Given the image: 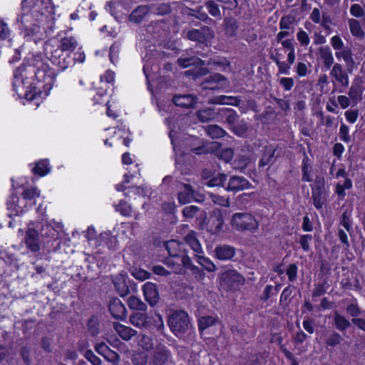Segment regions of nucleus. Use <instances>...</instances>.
<instances>
[{
  "mask_svg": "<svg viewBox=\"0 0 365 365\" xmlns=\"http://www.w3.org/2000/svg\"><path fill=\"white\" fill-rule=\"evenodd\" d=\"M221 145L219 143H212L210 145L197 146L191 149V152L195 155H200L212 152L213 150L218 149Z\"/></svg>",
  "mask_w": 365,
  "mask_h": 365,
  "instance_id": "obj_39",
  "label": "nucleus"
},
{
  "mask_svg": "<svg viewBox=\"0 0 365 365\" xmlns=\"http://www.w3.org/2000/svg\"><path fill=\"white\" fill-rule=\"evenodd\" d=\"M187 38L199 43L205 44L208 41L207 34L200 29H192L187 33Z\"/></svg>",
  "mask_w": 365,
  "mask_h": 365,
  "instance_id": "obj_33",
  "label": "nucleus"
},
{
  "mask_svg": "<svg viewBox=\"0 0 365 365\" xmlns=\"http://www.w3.org/2000/svg\"><path fill=\"white\" fill-rule=\"evenodd\" d=\"M142 290L145 301L150 307H155L160 299L158 285L155 283L147 282L143 285Z\"/></svg>",
  "mask_w": 365,
  "mask_h": 365,
  "instance_id": "obj_11",
  "label": "nucleus"
},
{
  "mask_svg": "<svg viewBox=\"0 0 365 365\" xmlns=\"http://www.w3.org/2000/svg\"><path fill=\"white\" fill-rule=\"evenodd\" d=\"M11 34V30L10 29L7 23L0 17V39L6 40L9 39Z\"/></svg>",
  "mask_w": 365,
  "mask_h": 365,
  "instance_id": "obj_59",
  "label": "nucleus"
},
{
  "mask_svg": "<svg viewBox=\"0 0 365 365\" xmlns=\"http://www.w3.org/2000/svg\"><path fill=\"white\" fill-rule=\"evenodd\" d=\"M293 288H294V286L289 284L283 289L279 299V305L284 306L288 304V302L290 301Z\"/></svg>",
  "mask_w": 365,
  "mask_h": 365,
  "instance_id": "obj_55",
  "label": "nucleus"
},
{
  "mask_svg": "<svg viewBox=\"0 0 365 365\" xmlns=\"http://www.w3.org/2000/svg\"><path fill=\"white\" fill-rule=\"evenodd\" d=\"M330 76L334 79V81L338 83L340 86L345 88L349 86V76L343 69L341 64L338 63L334 64L331 70L330 71Z\"/></svg>",
  "mask_w": 365,
  "mask_h": 365,
  "instance_id": "obj_16",
  "label": "nucleus"
},
{
  "mask_svg": "<svg viewBox=\"0 0 365 365\" xmlns=\"http://www.w3.org/2000/svg\"><path fill=\"white\" fill-rule=\"evenodd\" d=\"M227 175L218 173L217 176H214L208 180L206 185L210 187L221 186L225 188Z\"/></svg>",
  "mask_w": 365,
  "mask_h": 365,
  "instance_id": "obj_45",
  "label": "nucleus"
},
{
  "mask_svg": "<svg viewBox=\"0 0 365 365\" xmlns=\"http://www.w3.org/2000/svg\"><path fill=\"white\" fill-rule=\"evenodd\" d=\"M232 131L238 137H244L248 131V125L245 122L236 123L230 127Z\"/></svg>",
  "mask_w": 365,
  "mask_h": 365,
  "instance_id": "obj_53",
  "label": "nucleus"
},
{
  "mask_svg": "<svg viewBox=\"0 0 365 365\" xmlns=\"http://www.w3.org/2000/svg\"><path fill=\"white\" fill-rule=\"evenodd\" d=\"M36 212L38 214V220L36 222H32V223H38L39 226H41V228H43L44 226H46L47 228L49 227V226L47 224V214H46V206L44 205V203H40L36 208Z\"/></svg>",
  "mask_w": 365,
  "mask_h": 365,
  "instance_id": "obj_41",
  "label": "nucleus"
},
{
  "mask_svg": "<svg viewBox=\"0 0 365 365\" xmlns=\"http://www.w3.org/2000/svg\"><path fill=\"white\" fill-rule=\"evenodd\" d=\"M170 356L171 351L167 346L164 345L158 346L153 354V364L155 365H165Z\"/></svg>",
  "mask_w": 365,
  "mask_h": 365,
  "instance_id": "obj_18",
  "label": "nucleus"
},
{
  "mask_svg": "<svg viewBox=\"0 0 365 365\" xmlns=\"http://www.w3.org/2000/svg\"><path fill=\"white\" fill-rule=\"evenodd\" d=\"M218 2L216 0H207L205 2V6L208 13L214 17H220L221 16Z\"/></svg>",
  "mask_w": 365,
  "mask_h": 365,
  "instance_id": "obj_50",
  "label": "nucleus"
},
{
  "mask_svg": "<svg viewBox=\"0 0 365 365\" xmlns=\"http://www.w3.org/2000/svg\"><path fill=\"white\" fill-rule=\"evenodd\" d=\"M128 307L130 309L138 311H146L147 305L135 296H130L127 301Z\"/></svg>",
  "mask_w": 365,
  "mask_h": 365,
  "instance_id": "obj_43",
  "label": "nucleus"
},
{
  "mask_svg": "<svg viewBox=\"0 0 365 365\" xmlns=\"http://www.w3.org/2000/svg\"><path fill=\"white\" fill-rule=\"evenodd\" d=\"M252 187V184L243 176H232L227 185L225 190L230 192H237L240 190L249 189Z\"/></svg>",
  "mask_w": 365,
  "mask_h": 365,
  "instance_id": "obj_13",
  "label": "nucleus"
},
{
  "mask_svg": "<svg viewBox=\"0 0 365 365\" xmlns=\"http://www.w3.org/2000/svg\"><path fill=\"white\" fill-rule=\"evenodd\" d=\"M353 187L352 181L350 178H346L343 184L337 183L335 186L334 192L339 200H344L346 197V190L351 189Z\"/></svg>",
  "mask_w": 365,
  "mask_h": 365,
  "instance_id": "obj_35",
  "label": "nucleus"
},
{
  "mask_svg": "<svg viewBox=\"0 0 365 365\" xmlns=\"http://www.w3.org/2000/svg\"><path fill=\"white\" fill-rule=\"evenodd\" d=\"M242 102L239 96H218L212 100V103L219 105H230L234 106H239Z\"/></svg>",
  "mask_w": 365,
  "mask_h": 365,
  "instance_id": "obj_26",
  "label": "nucleus"
},
{
  "mask_svg": "<svg viewBox=\"0 0 365 365\" xmlns=\"http://www.w3.org/2000/svg\"><path fill=\"white\" fill-rule=\"evenodd\" d=\"M120 43L115 41L110 47L109 58L112 63L115 64L118 61Z\"/></svg>",
  "mask_w": 365,
  "mask_h": 365,
  "instance_id": "obj_56",
  "label": "nucleus"
},
{
  "mask_svg": "<svg viewBox=\"0 0 365 365\" xmlns=\"http://www.w3.org/2000/svg\"><path fill=\"white\" fill-rule=\"evenodd\" d=\"M78 46L77 40L73 36H64L60 41V45L58 51L65 52H73Z\"/></svg>",
  "mask_w": 365,
  "mask_h": 365,
  "instance_id": "obj_27",
  "label": "nucleus"
},
{
  "mask_svg": "<svg viewBox=\"0 0 365 365\" xmlns=\"http://www.w3.org/2000/svg\"><path fill=\"white\" fill-rule=\"evenodd\" d=\"M168 324L172 333L176 336L185 334L190 327L188 314L184 310H176L168 318Z\"/></svg>",
  "mask_w": 365,
  "mask_h": 365,
  "instance_id": "obj_4",
  "label": "nucleus"
},
{
  "mask_svg": "<svg viewBox=\"0 0 365 365\" xmlns=\"http://www.w3.org/2000/svg\"><path fill=\"white\" fill-rule=\"evenodd\" d=\"M44 20L41 16H37L34 12L29 11L21 6V11L16 18V24L20 34L25 38L36 36L41 31V24Z\"/></svg>",
  "mask_w": 365,
  "mask_h": 365,
  "instance_id": "obj_2",
  "label": "nucleus"
},
{
  "mask_svg": "<svg viewBox=\"0 0 365 365\" xmlns=\"http://www.w3.org/2000/svg\"><path fill=\"white\" fill-rule=\"evenodd\" d=\"M335 56L339 61H340L341 58H343L345 63L348 65L353 64L354 63L352 57L351 51L350 48H342L341 51H336L335 53Z\"/></svg>",
  "mask_w": 365,
  "mask_h": 365,
  "instance_id": "obj_51",
  "label": "nucleus"
},
{
  "mask_svg": "<svg viewBox=\"0 0 365 365\" xmlns=\"http://www.w3.org/2000/svg\"><path fill=\"white\" fill-rule=\"evenodd\" d=\"M6 209L8 216L12 218L14 216H21L32 208V206L22 196L19 197L15 192H12L6 200Z\"/></svg>",
  "mask_w": 365,
  "mask_h": 365,
  "instance_id": "obj_7",
  "label": "nucleus"
},
{
  "mask_svg": "<svg viewBox=\"0 0 365 365\" xmlns=\"http://www.w3.org/2000/svg\"><path fill=\"white\" fill-rule=\"evenodd\" d=\"M344 339L342 336L336 331H333L326 339L325 344L327 347H336L341 344Z\"/></svg>",
  "mask_w": 365,
  "mask_h": 365,
  "instance_id": "obj_44",
  "label": "nucleus"
},
{
  "mask_svg": "<svg viewBox=\"0 0 365 365\" xmlns=\"http://www.w3.org/2000/svg\"><path fill=\"white\" fill-rule=\"evenodd\" d=\"M51 169L48 159H41L36 162L31 167V172L34 175L44 177L50 173Z\"/></svg>",
  "mask_w": 365,
  "mask_h": 365,
  "instance_id": "obj_22",
  "label": "nucleus"
},
{
  "mask_svg": "<svg viewBox=\"0 0 365 365\" xmlns=\"http://www.w3.org/2000/svg\"><path fill=\"white\" fill-rule=\"evenodd\" d=\"M41 191L36 187L26 188L21 193V196L33 207L36 204V200L40 197Z\"/></svg>",
  "mask_w": 365,
  "mask_h": 365,
  "instance_id": "obj_31",
  "label": "nucleus"
},
{
  "mask_svg": "<svg viewBox=\"0 0 365 365\" xmlns=\"http://www.w3.org/2000/svg\"><path fill=\"white\" fill-rule=\"evenodd\" d=\"M229 85L227 78L219 73L210 74L200 83L202 90L219 91L226 88Z\"/></svg>",
  "mask_w": 365,
  "mask_h": 365,
  "instance_id": "obj_9",
  "label": "nucleus"
},
{
  "mask_svg": "<svg viewBox=\"0 0 365 365\" xmlns=\"http://www.w3.org/2000/svg\"><path fill=\"white\" fill-rule=\"evenodd\" d=\"M207 134L212 138H220L225 135V130L218 125H210L207 128Z\"/></svg>",
  "mask_w": 365,
  "mask_h": 365,
  "instance_id": "obj_54",
  "label": "nucleus"
},
{
  "mask_svg": "<svg viewBox=\"0 0 365 365\" xmlns=\"http://www.w3.org/2000/svg\"><path fill=\"white\" fill-rule=\"evenodd\" d=\"M224 225V216L220 211L212 214L207 222V231L212 235L219 233Z\"/></svg>",
  "mask_w": 365,
  "mask_h": 365,
  "instance_id": "obj_14",
  "label": "nucleus"
},
{
  "mask_svg": "<svg viewBox=\"0 0 365 365\" xmlns=\"http://www.w3.org/2000/svg\"><path fill=\"white\" fill-rule=\"evenodd\" d=\"M313 240L312 235L304 234L299 236L298 243L304 252H311L310 243Z\"/></svg>",
  "mask_w": 365,
  "mask_h": 365,
  "instance_id": "obj_52",
  "label": "nucleus"
},
{
  "mask_svg": "<svg viewBox=\"0 0 365 365\" xmlns=\"http://www.w3.org/2000/svg\"><path fill=\"white\" fill-rule=\"evenodd\" d=\"M130 322L136 327H145L148 322V316L146 313L136 312L130 317Z\"/></svg>",
  "mask_w": 365,
  "mask_h": 365,
  "instance_id": "obj_40",
  "label": "nucleus"
},
{
  "mask_svg": "<svg viewBox=\"0 0 365 365\" xmlns=\"http://www.w3.org/2000/svg\"><path fill=\"white\" fill-rule=\"evenodd\" d=\"M88 331L92 336H96L100 333V319L97 314H93L87 322Z\"/></svg>",
  "mask_w": 365,
  "mask_h": 365,
  "instance_id": "obj_36",
  "label": "nucleus"
},
{
  "mask_svg": "<svg viewBox=\"0 0 365 365\" xmlns=\"http://www.w3.org/2000/svg\"><path fill=\"white\" fill-rule=\"evenodd\" d=\"M113 329L118 335L124 341L130 340L138 333L136 330L130 327L123 325L120 322H114Z\"/></svg>",
  "mask_w": 365,
  "mask_h": 365,
  "instance_id": "obj_21",
  "label": "nucleus"
},
{
  "mask_svg": "<svg viewBox=\"0 0 365 365\" xmlns=\"http://www.w3.org/2000/svg\"><path fill=\"white\" fill-rule=\"evenodd\" d=\"M245 282V277L235 269L226 270L219 277L220 287L227 291L237 290Z\"/></svg>",
  "mask_w": 365,
  "mask_h": 365,
  "instance_id": "obj_8",
  "label": "nucleus"
},
{
  "mask_svg": "<svg viewBox=\"0 0 365 365\" xmlns=\"http://www.w3.org/2000/svg\"><path fill=\"white\" fill-rule=\"evenodd\" d=\"M236 254L234 247L228 245H220L215 248V256L220 260L227 261L232 259Z\"/></svg>",
  "mask_w": 365,
  "mask_h": 365,
  "instance_id": "obj_17",
  "label": "nucleus"
},
{
  "mask_svg": "<svg viewBox=\"0 0 365 365\" xmlns=\"http://www.w3.org/2000/svg\"><path fill=\"white\" fill-rule=\"evenodd\" d=\"M21 6L34 12L37 16L46 19L55 14L53 0H21Z\"/></svg>",
  "mask_w": 365,
  "mask_h": 365,
  "instance_id": "obj_5",
  "label": "nucleus"
},
{
  "mask_svg": "<svg viewBox=\"0 0 365 365\" xmlns=\"http://www.w3.org/2000/svg\"><path fill=\"white\" fill-rule=\"evenodd\" d=\"M195 260L205 270H207L209 272H212L215 271V269H216L215 264L213 263V262H212L210 259V258H208L207 257L201 256V255H200V254L196 255Z\"/></svg>",
  "mask_w": 365,
  "mask_h": 365,
  "instance_id": "obj_46",
  "label": "nucleus"
},
{
  "mask_svg": "<svg viewBox=\"0 0 365 365\" xmlns=\"http://www.w3.org/2000/svg\"><path fill=\"white\" fill-rule=\"evenodd\" d=\"M319 58L323 61L326 69H330L334 61L330 47L329 46L319 47Z\"/></svg>",
  "mask_w": 365,
  "mask_h": 365,
  "instance_id": "obj_25",
  "label": "nucleus"
},
{
  "mask_svg": "<svg viewBox=\"0 0 365 365\" xmlns=\"http://www.w3.org/2000/svg\"><path fill=\"white\" fill-rule=\"evenodd\" d=\"M279 84L285 92L290 91L294 85V81L291 77H282L279 80Z\"/></svg>",
  "mask_w": 365,
  "mask_h": 365,
  "instance_id": "obj_60",
  "label": "nucleus"
},
{
  "mask_svg": "<svg viewBox=\"0 0 365 365\" xmlns=\"http://www.w3.org/2000/svg\"><path fill=\"white\" fill-rule=\"evenodd\" d=\"M298 273V267L296 264L292 263L288 264L286 269V274L288 277V279L291 282L297 281Z\"/></svg>",
  "mask_w": 365,
  "mask_h": 365,
  "instance_id": "obj_61",
  "label": "nucleus"
},
{
  "mask_svg": "<svg viewBox=\"0 0 365 365\" xmlns=\"http://www.w3.org/2000/svg\"><path fill=\"white\" fill-rule=\"evenodd\" d=\"M84 357L93 365H101V360L91 349H87L84 353Z\"/></svg>",
  "mask_w": 365,
  "mask_h": 365,
  "instance_id": "obj_64",
  "label": "nucleus"
},
{
  "mask_svg": "<svg viewBox=\"0 0 365 365\" xmlns=\"http://www.w3.org/2000/svg\"><path fill=\"white\" fill-rule=\"evenodd\" d=\"M234 230L242 233H255L259 229V222L255 216L250 212H236L230 220Z\"/></svg>",
  "mask_w": 365,
  "mask_h": 365,
  "instance_id": "obj_3",
  "label": "nucleus"
},
{
  "mask_svg": "<svg viewBox=\"0 0 365 365\" xmlns=\"http://www.w3.org/2000/svg\"><path fill=\"white\" fill-rule=\"evenodd\" d=\"M276 150L275 146L272 144L263 146L261 150L262 156L258 163L259 168H264L272 162Z\"/></svg>",
  "mask_w": 365,
  "mask_h": 365,
  "instance_id": "obj_19",
  "label": "nucleus"
},
{
  "mask_svg": "<svg viewBox=\"0 0 365 365\" xmlns=\"http://www.w3.org/2000/svg\"><path fill=\"white\" fill-rule=\"evenodd\" d=\"M224 31L229 38L236 37L239 30V23L232 16H226L223 21Z\"/></svg>",
  "mask_w": 365,
  "mask_h": 365,
  "instance_id": "obj_20",
  "label": "nucleus"
},
{
  "mask_svg": "<svg viewBox=\"0 0 365 365\" xmlns=\"http://www.w3.org/2000/svg\"><path fill=\"white\" fill-rule=\"evenodd\" d=\"M333 323L336 329L341 332L346 331L351 325L349 319L338 312L334 315Z\"/></svg>",
  "mask_w": 365,
  "mask_h": 365,
  "instance_id": "obj_29",
  "label": "nucleus"
},
{
  "mask_svg": "<svg viewBox=\"0 0 365 365\" xmlns=\"http://www.w3.org/2000/svg\"><path fill=\"white\" fill-rule=\"evenodd\" d=\"M339 139L346 143H349L351 142V137L349 135V128L347 125L341 123L339 128Z\"/></svg>",
  "mask_w": 365,
  "mask_h": 365,
  "instance_id": "obj_62",
  "label": "nucleus"
},
{
  "mask_svg": "<svg viewBox=\"0 0 365 365\" xmlns=\"http://www.w3.org/2000/svg\"><path fill=\"white\" fill-rule=\"evenodd\" d=\"M112 282L117 293L124 297L130 293L129 287L134 284L127 274H118L113 277Z\"/></svg>",
  "mask_w": 365,
  "mask_h": 365,
  "instance_id": "obj_10",
  "label": "nucleus"
},
{
  "mask_svg": "<svg viewBox=\"0 0 365 365\" xmlns=\"http://www.w3.org/2000/svg\"><path fill=\"white\" fill-rule=\"evenodd\" d=\"M122 133V135H120L119 138H123V145L126 147H129L131 142L133 141V138L131 137L132 133L129 130L128 128H126L125 125H123L122 128L118 127L117 130L115 131V133Z\"/></svg>",
  "mask_w": 365,
  "mask_h": 365,
  "instance_id": "obj_49",
  "label": "nucleus"
},
{
  "mask_svg": "<svg viewBox=\"0 0 365 365\" xmlns=\"http://www.w3.org/2000/svg\"><path fill=\"white\" fill-rule=\"evenodd\" d=\"M193 198V189L189 184L184 186V190L180 192L178 195V200L181 205H185L192 201Z\"/></svg>",
  "mask_w": 365,
  "mask_h": 365,
  "instance_id": "obj_37",
  "label": "nucleus"
},
{
  "mask_svg": "<svg viewBox=\"0 0 365 365\" xmlns=\"http://www.w3.org/2000/svg\"><path fill=\"white\" fill-rule=\"evenodd\" d=\"M173 102L176 106L189 108L194 106L196 103V98L190 94L175 95L173 96Z\"/></svg>",
  "mask_w": 365,
  "mask_h": 365,
  "instance_id": "obj_23",
  "label": "nucleus"
},
{
  "mask_svg": "<svg viewBox=\"0 0 365 365\" xmlns=\"http://www.w3.org/2000/svg\"><path fill=\"white\" fill-rule=\"evenodd\" d=\"M185 241L197 255L203 253L201 244L194 231H191L187 234L185 237Z\"/></svg>",
  "mask_w": 365,
  "mask_h": 365,
  "instance_id": "obj_28",
  "label": "nucleus"
},
{
  "mask_svg": "<svg viewBox=\"0 0 365 365\" xmlns=\"http://www.w3.org/2000/svg\"><path fill=\"white\" fill-rule=\"evenodd\" d=\"M222 113L225 118V122L230 127L237 123L239 115L235 110L230 108H224L222 109Z\"/></svg>",
  "mask_w": 365,
  "mask_h": 365,
  "instance_id": "obj_42",
  "label": "nucleus"
},
{
  "mask_svg": "<svg viewBox=\"0 0 365 365\" xmlns=\"http://www.w3.org/2000/svg\"><path fill=\"white\" fill-rule=\"evenodd\" d=\"M106 87L101 86L97 88L96 94L93 96V100L94 101L95 103L97 104H103L106 103V101H108V88H109V86L106 85Z\"/></svg>",
  "mask_w": 365,
  "mask_h": 365,
  "instance_id": "obj_47",
  "label": "nucleus"
},
{
  "mask_svg": "<svg viewBox=\"0 0 365 365\" xmlns=\"http://www.w3.org/2000/svg\"><path fill=\"white\" fill-rule=\"evenodd\" d=\"M299 153L303 155V159L302 161V180L304 182H312V165L310 162V159L307 155L306 149L304 146H301Z\"/></svg>",
  "mask_w": 365,
  "mask_h": 365,
  "instance_id": "obj_15",
  "label": "nucleus"
},
{
  "mask_svg": "<svg viewBox=\"0 0 365 365\" xmlns=\"http://www.w3.org/2000/svg\"><path fill=\"white\" fill-rule=\"evenodd\" d=\"M217 324H218L217 318L212 316L200 317L197 319V327L200 334L202 335L205 333L209 334V332L206 331L209 328L215 327Z\"/></svg>",
  "mask_w": 365,
  "mask_h": 365,
  "instance_id": "obj_24",
  "label": "nucleus"
},
{
  "mask_svg": "<svg viewBox=\"0 0 365 365\" xmlns=\"http://www.w3.org/2000/svg\"><path fill=\"white\" fill-rule=\"evenodd\" d=\"M312 199L315 208L322 209L327 201L325 190L312 189Z\"/></svg>",
  "mask_w": 365,
  "mask_h": 365,
  "instance_id": "obj_30",
  "label": "nucleus"
},
{
  "mask_svg": "<svg viewBox=\"0 0 365 365\" xmlns=\"http://www.w3.org/2000/svg\"><path fill=\"white\" fill-rule=\"evenodd\" d=\"M349 26L350 29V32L352 34V36L359 38L362 39L365 36V33L363 31L360 22L354 19H351L349 21Z\"/></svg>",
  "mask_w": 365,
  "mask_h": 365,
  "instance_id": "obj_38",
  "label": "nucleus"
},
{
  "mask_svg": "<svg viewBox=\"0 0 365 365\" xmlns=\"http://www.w3.org/2000/svg\"><path fill=\"white\" fill-rule=\"evenodd\" d=\"M181 245L177 240H170L165 243V248L170 257L180 259V256L184 253L180 250Z\"/></svg>",
  "mask_w": 365,
  "mask_h": 365,
  "instance_id": "obj_32",
  "label": "nucleus"
},
{
  "mask_svg": "<svg viewBox=\"0 0 365 365\" xmlns=\"http://www.w3.org/2000/svg\"><path fill=\"white\" fill-rule=\"evenodd\" d=\"M133 365H147L148 356L143 352L134 354L131 358Z\"/></svg>",
  "mask_w": 365,
  "mask_h": 365,
  "instance_id": "obj_63",
  "label": "nucleus"
},
{
  "mask_svg": "<svg viewBox=\"0 0 365 365\" xmlns=\"http://www.w3.org/2000/svg\"><path fill=\"white\" fill-rule=\"evenodd\" d=\"M29 225H32L33 227H29L25 232V235L22 242L24 243L28 252L37 253L41 250V240L40 236H43V233L40 232L41 226L38 223H32L30 221Z\"/></svg>",
  "mask_w": 365,
  "mask_h": 365,
  "instance_id": "obj_6",
  "label": "nucleus"
},
{
  "mask_svg": "<svg viewBox=\"0 0 365 365\" xmlns=\"http://www.w3.org/2000/svg\"><path fill=\"white\" fill-rule=\"evenodd\" d=\"M178 63L180 67L185 68L192 65H204V61L195 57L179 58Z\"/></svg>",
  "mask_w": 365,
  "mask_h": 365,
  "instance_id": "obj_48",
  "label": "nucleus"
},
{
  "mask_svg": "<svg viewBox=\"0 0 365 365\" xmlns=\"http://www.w3.org/2000/svg\"><path fill=\"white\" fill-rule=\"evenodd\" d=\"M148 12V8L147 6L140 5L135 9H134L129 16L130 21L134 23L141 22Z\"/></svg>",
  "mask_w": 365,
  "mask_h": 365,
  "instance_id": "obj_34",
  "label": "nucleus"
},
{
  "mask_svg": "<svg viewBox=\"0 0 365 365\" xmlns=\"http://www.w3.org/2000/svg\"><path fill=\"white\" fill-rule=\"evenodd\" d=\"M200 209L196 205L185 206L182 211V216L187 219H192L200 212Z\"/></svg>",
  "mask_w": 365,
  "mask_h": 365,
  "instance_id": "obj_57",
  "label": "nucleus"
},
{
  "mask_svg": "<svg viewBox=\"0 0 365 365\" xmlns=\"http://www.w3.org/2000/svg\"><path fill=\"white\" fill-rule=\"evenodd\" d=\"M49 61L51 68L41 53L31 55L14 71L13 90L19 98L38 106L49 94L58 73L73 65L70 53L56 49Z\"/></svg>",
  "mask_w": 365,
  "mask_h": 365,
  "instance_id": "obj_1",
  "label": "nucleus"
},
{
  "mask_svg": "<svg viewBox=\"0 0 365 365\" xmlns=\"http://www.w3.org/2000/svg\"><path fill=\"white\" fill-rule=\"evenodd\" d=\"M108 310L116 319L125 320L127 318V309L123 302L115 297L110 298Z\"/></svg>",
  "mask_w": 365,
  "mask_h": 365,
  "instance_id": "obj_12",
  "label": "nucleus"
},
{
  "mask_svg": "<svg viewBox=\"0 0 365 365\" xmlns=\"http://www.w3.org/2000/svg\"><path fill=\"white\" fill-rule=\"evenodd\" d=\"M346 312L353 318H358L361 313V309L359 308L356 299H354L351 304L346 307Z\"/></svg>",
  "mask_w": 365,
  "mask_h": 365,
  "instance_id": "obj_58",
  "label": "nucleus"
}]
</instances>
